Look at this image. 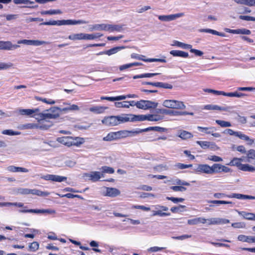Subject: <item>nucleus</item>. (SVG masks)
Wrapping results in <instances>:
<instances>
[{
  "label": "nucleus",
  "mask_w": 255,
  "mask_h": 255,
  "mask_svg": "<svg viewBox=\"0 0 255 255\" xmlns=\"http://www.w3.org/2000/svg\"><path fill=\"white\" fill-rule=\"evenodd\" d=\"M247 161L251 162L255 161V150L250 149L247 151L246 156L241 158L234 157L227 165L232 166H236L238 169L243 171L253 172L255 171V167L249 164H242V162Z\"/></svg>",
  "instance_id": "obj_1"
},
{
  "label": "nucleus",
  "mask_w": 255,
  "mask_h": 255,
  "mask_svg": "<svg viewBox=\"0 0 255 255\" xmlns=\"http://www.w3.org/2000/svg\"><path fill=\"white\" fill-rule=\"evenodd\" d=\"M38 116L40 120L37 123V128L46 130L53 125L52 122L48 119H56L59 115V114L40 113Z\"/></svg>",
  "instance_id": "obj_2"
},
{
  "label": "nucleus",
  "mask_w": 255,
  "mask_h": 255,
  "mask_svg": "<svg viewBox=\"0 0 255 255\" xmlns=\"http://www.w3.org/2000/svg\"><path fill=\"white\" fill-rule=\"evenodd\" d=\"M130 121V118L128 116H111L105 117L102 121V123L110 127L117 126L121 123H124Z\"/></svg>",
  "instance_id": "obj_3"
},
{
  "label": "nucleus",
  "mask_w": 255,
  "mask_h": 255,
  "mask_svg": "<svg viewBox=\"0 0 255 255\" xmlns=\"http://www.w3.org/2000/svg\"><path fill=\"white\" fill-rule=\"evenodd\" d=\"M57 141L68 147L72 146H79L84 142L83 138L79 137H73L72 136H62L58 137Z\"/></svg>",
  "instance_id": "obj_4"
},
{
  "label": "nucleus",
  "mask_w": 255,
  "mask_h": 255,
  "mask_svg": "<svg viewBox=\"0 0 255 255\" xmlns=\"http://www.w3.org/2000/svg\"><path fill=\"white\" fill-rule=\"evenodd\" d=\"M163 105L168 108L180 110L184 109L186 107L183 102L172 100H165L163 103Z\"/></svg>",
  "instance_id": "obj_5"
},
{
  "label": "nucleus",
  "mask_w": 255,
  "mask_h": 255,
  "mask_svg": "<svg viewBox=\"0 0 255 255\" xmlns=\"http://www.w3.org/2000/svg\"><path fill=\"white\" fill-rule=\"evenodd\" d=\"M118 139L121 138H125L128 137L134 136L139 134L138 128L135 130H121L116 131Z\"/></svg>",
  "instance_id": "obj_6"
},
{
  "label": "nucleus",
  "mask_w": 255,
  "mask_h": 255,
  "mask_svg": "<svg viewBox=\"0 0 255 255\" xmlns=\"http://www.w3.org/2000/svg\"><path fill=\"white\" fill-rule=\"evenodd\" d=\"M212 174L221 172L228 173L231 171V169L224 165L219 163H214L211 166Z\"/></svg>",
  "instance_id": "obj_7"
},
{
  "label": "nucleus",
  "mask_w": 255,
  "mask_h": 255,
  "mask_svg": "<svg viewBox=\"0 0 255 255\" xmlns=\"http://www.w3.org/2000/svg\"><path fill=\"white\" fill-rule=\"evenodd\" d=\"M195 171L197 173H205L207 174H212L211 166L207 164H198Z\"/></svg>",
  "instance_id": "obj_8"
},
{
  "label": "nucleus",
  "mask_w": 255,
  "mask_h": 255,
  "mask_svg": "<svg viewBox=\"0 0 255 255\" xmlns=\"http://www.w3.org/2000/svg\"><path fill=\"white\" fill-rule=\"evenodd\" d=\"M40 25H72V20H58L45 21L41 23Z\"/></svg>",
  "instance_id": "obj_9"
},
{
  "label": "nucleus",
  "mask_w": 255,
  "mask_h": 255,
  "mask_svg": "<svg viewBox=\"0 0 255 255\" xmlns=\"http://www.w3.org/2000/svg\"><path fill=\"white\" fill-rule=\"evenodd\" d=\"M19 192L22 194H32L40 196H47L48 193L45 192H43L37 189H29L27 188H22L19 190Z\"/></svg>",
  "instance_id": "obj_10"
},
{
  "label": "nucleus",
  "mask_w": 255,
  "mask_h": 255,
  "mask_svg": "<svg viewBox=\"0 0 255 255\" xmlns=\"http://www.w3.org/2000/svg\"><path fill=\"white\" fill-rule=\"evenodd\" d=\"M41 178L45 180L52 181L58 182H61L67 180L66 177L53 174H46L45 175H43Z\"/></svg>",
  "instance_id": "obj_11"
},
{
  "label": "nucleus",
  "mask_w": 255,
  "mask_h": 255,
  "mask_svg": "<svg viewBox=\"0 0 255 255\" xmlns=\"http://www.w3.org/2000/svg\"><path fill=\"white\" fill-rule=\"evenodd\" d=\"M155 107V103L147 100L137 102V108L139 109L147 110Z\"/></svg>",
  "instance_id": "obj_12"
},
{
  "label": "nucleus",
  "mask_w": 255,
  "mask_h": 255,
  "mask_svg": "<svg viewBox=\"0 0 255 255\" xmlns=\"http://www.w3.org/2000/svg\"><path fill=\"white\" fill-rule=\"evenodd\" d=\"M177 185L181 186H173L170 187V189L175 192H183L186 190V188L183 186H189L190 184L184 181H181L180 179H177L176 182Z\"/></svg>",
  "instance_id": "obj_13"
},
{
  "label": "nucleus",
  "mask_w": 255,
  "mask_h": 255,
  "mask_svg": "<svg viewBox=\"0 0 255 255\" xmlns=\"http://www.w3.org/2000/svg\"><path fill=\"white\" fill-rule=\"evenodd\" d=\"M48 42L44 41H40L38 40H27L23 39L17 41L18 44H24L28 45H41L43 44H46Z\"/></svg>",
  "instance_id": "obj_14"
},
{
  "label": "nucleus",
  "mask_w": 255,
  "mask_h": 255,
  "mask_svg": "<svg viewBox=\"0 0 255 255\" xmlns=\"http://www.w3.org/2000/svg\"><path fill=\"white\" fill-rule=\"evenodd\" d=\"M197 129L201 132H204L207 134H211L213 136L218 137L220 136L219 133H213L216 130L214 127H202L198 126Z\"/></svg>",
  "instance_id": "obj_15"
},
{
  "label": "nucleus",
  "mask_w": 255,
  "mask_h": 255,
  "mask_svg": "<svg viewBox=\"0 0 255 255\" xmlns=\"http://www.w3.org/2000/svg\"><path fill=\"white\" fill-rule=\"evenodd\" d=\"M22 213H47L49 214L55 213V210L51 209H27L20 210Z\"/></svg>",
  "instance_id": "obj_16"
},
{
  "label": "nucleus",
  "mask_w": 255,
  "mask_h": 255,
  "mask_svg": "<svg viewBox=\"0 0 255 255\" xmlns=\"http://www.w3.org/2000/svg\"><path fill=\"white\" fill-rule=\"evenodd\" d=\"M87 176L89 178V180L92 181L97 182L99 181L101 177H104V174L99 171H92L88 174Z\"/></svg>",
  "instance_id": "obj_17"
},
{
  "label": "nucleus",
  "mask_w": 255,
  "mask_h": 255,
  "mask_svg": "<svg viewBox=\"0 0 255 255\" xmlns=\"http://www.w3.org/2000/svg\"><path fill=\"white\" fill-rule=\"evenodd\" d=\"M160 210L153 211V216H159L160 217L168 216L170 215V213L162 212V211H167L168 207L164 206H157Z\"/></svg>",
  "instance_id": "obj_18"
},
{
  "label": "nucleus",
  "mask_w": 255,
  "mask_h": 255,
  "mask_svg": "<svg viewBox=\"0 0 255 255\" xmlns=\"http://www.w3.org/2000/svg\"><path fill=\"white\" fill-rule=\"evenodd\" d=\"M121 194L120 191L116 188L113 187H107L106 191L105 193V196L111 197H115Z\"/></svg>",
  "instance_id": "obj_19"
},
{
  "label": "nucleus",
  "mask_w": 255,
  "mask_h": 255,
  "mask_svg": "<svg viewBox=\"0 0 255 255\" xmlns=\"http://www.w3.org/2000/svg\"><path fill=\"white\" fill-rule=\"evenodd\" d=\"M19 47L18 45H13L10 41H0V49L11 50Z\"/></svg>",
  "instance_id": "obj_20"
},
{
  "label": "nucleus",
  "mask_w": 255,
  "mask_h": 255,
  "mask_svg": "<svg viewBox=\"0 0 255 255\" xmlns=\"http://www.w3.org/2000/svg\"><path fill=\"white\" fill-rule=\"evenodd\" d=\"M167 130V129L166 128L159 127H149L147 128L143 129L138 128L139 133L150 130H154L158 132H164L166 131Z\"/></svg>",
  "instance_id": "obj_21"
},
{
  "label": "nucleus",
  "mask_w": 255,
  "mask_h": 255,
  "mask_svg": "<svg viewBox=\"0 0 255 255\" xmlns=\"http://www.w3.org/2000/svg\"><path fill=\"white\" fill-rule=\"evenodd\" d=\"M230 109V107H220L218 105H207L204 106V109L208 110H219L223 111H228Z\"/></svg>",
  "instance_id": "obj_22"
},
{
  "label": "nucleus",
  "mask_w": 255,
  "mask_h": 255,
  "mask_svg": "<svg viewBox=\"0 0 255 255\" xmlns=\"http://www.w3.org/2000/svg\"><path fill=\"white\" fill-rule=\"evenodd\" d=\"M207 222V219L204 218L198 217L194 219H189L187 221V223L190 225H195L201 223L203 224Z\"/></svg>",
  "instance_id": "obj_23"
},
{
  "label": "nucleus",
  "mask_w": 255,
  "mask_h": 255,
  "mask_svg": "<svg viewBox=\"0 0 255 255\" xmlns=\"http://www.w3.org/2000/svg\"><path fill=\"white\" fill-rule=\"evenodd\" d=\"M7 170L10 172H28V170L27 168L21 167H16L13 165L8 166L7 168Z\"/></svg>",
  "instance_id": "obj_24"
},
{
  "label": "nucleus",
  "mask_w": 255,
  "mask_h": 255,
  "mask_svg": "<svg viewBox=\"0 0 255 255\" xmlns=\"http://www.w3.org/2000/svg\"><path fill=\"white\" fill-rule=\"evenodd\" d=\"M239 137L240 139L244 140L248 142V144L249 145H252L255 142V140L253 139H251L248 135L243 133L241 131L236 132V136Z\"/></svg>",
  "instance_id": "obj_25"
},
{
  "label": "nucleus",
  "mask_w": 255,
  "mask_h": 255,
  "mask_svg": "<svg viewBox=\"0 0 255 255\" xmlns=\"http://www.w3.org/2000/svg\"><path fill=\"white\" fill-rule=\"evenodd\" d=\"M239 215L248 220L255 221V214L245 211H238Z\"/></svg>",
  "instance_id": "obj_26"
},
{
  "label": "nucleus",
  "mask_w": 255,
  "mask_h": 255,
  "mask_svg": "<svg viewBox=\"0 0 255 255\" xmlns=\"http://www.w3.org/2000/svg\"><path fill=\"white\" fill-rule=\"evenodd\" d=\"M170 54L173 56L187 58L189 54L187 52L181 50H173L170 51Z\"/></svg>",
  "instance_id": "obj_27"
},
{
  "label": "nucleus",
  "mask_w": 255,
  "mask_h": 255,
  "mask_svg": "<svg viewBox=\"0 0 255 255\" xmlns=\"http://www.w3.org/2000/svg\"><path fill=\"white\" fill-rule=\"evenodd\" d=\"M124 26V25L108 24V31L110 32L114 31L120 32L123 30Z\"/></svg>",
  "instance_id": "obj_28"
},
{
  "label": "nucleus",
  "mask_w": 255,
  "mask_h": 255,
  "mask_svg": "<svg viewBox=\"0 0 255 255\" xmlns=\"http://www.w3.org/2000/svg\"><path fill=\"white\" fill-rule=\"evenodd\" d=\"M130 118V121H143L146 120V115H134L132 114L127 115Z\"/></svg>",
  "instance_id": "obj_29"
},
{
  "label": "nucleus",
  "mask_w": 255,
  "mask_h": 255,
  "mask_svg": "<svg viewBox=\"0 0 255 255\" xmlns=\"http://www.w3.org/2000/svg\"><path fill=\"white\" fill-rule=\"evenodd\" d=\"M67 104L69 105V106L67 107L63 108L62 109H61L60 108H58V107H54V109L55 110H59L60 111H64V112H68L69 111H79V107L76 105L73 104V105H71L70 104Z\"/></svg>",
  "instance_id": "obj_30"
},
{
  "label": "nucleus",
  "mask_w": 255,
  "mask_h": 255,
  "mask_svg": "<svg viewBox=\"0 0 255 255\" xmlns=\"http://www.w3.org/2000/svg\"><path fill=\"white\" fill-rule=\"evenodd\" d=\"M139 59L138 60L143 61L144 62H160L162 63H165L166 62V61L165 59H160V58H148L145 59V56L142 55H140L139 56Z\"/></svg>",
  "instance_id": "obj_31"
},
{
  "label": "nucleus",
  "mask_w": 255,
  "mask_h": 255,
  "mask_svg": "<svg viewBox=\"0 0 255 255\" xmlns=\"http://www.w3.org/2000/svg\"><path fill=\"white\" fill-rule=\"evenodd\" d=\"M39 111L38 109H20L19 113L21 115L31 116Z\"/></svg>",
  "instance_id": "obj_32"
},
{
  "label": "nucleus",
  "mask_w": 255,
  "mask_h": 255,
  "mask_svg": "<svg viewBox=\"0 0 255 255\" xmlns=\"http://www.w3.org/2000/svg\"><path fill=\"white\" fill-rule=\"evenodd\" d=\"M230 197L239 199H255V196L243 195L239 193H232V195Z\"/></svg>",
  "instance_id": "obj_33"
},
{
  "label": "nucleus",
  "mask_w": 255,
  "mask_h": 255,
  "mask_svg": "<svg viewBox=\"0 0 255 255\" xmlns=\"http://www.w3.org/2000/svg\"><path fill=\"white\" fill-rule=\"evenodd\" d=\"M118 139V138L117 137L116 131L110 132L103 138V140L106 141H110Z\"/></svg>",
  "instance_id": "obj_34"
},
{
  "label": "nucleus",
  "mask_w": 255,
  "mask_h": 255,
  "mask_svg": "<svg viewBox=\"0 0 255 255\" xmlns=\"http://www.w3.org/2000/svg\"><path fill=\"white\" fill-rule=\"evenodd\" d=\"M107 107L102 106H93L89 109V111L95 114H102L103 113Z\"/></svg>",
  "instance_id": "obj_35"
},
{
  "label": "nucleus",
  "mask_w": 255,
  "mask_h": 255,
  "mask_svg": "<svg viewBox=\"0 0 255 255\" xmlns=\"http://www.w3.org/2000/svg\"><path fill=\"white\" fill-rule=\"evenodd\" d=\"M178 136L183 139H187L193 137V134L187 131L181 130L178 133Z\"/></svg>",
  "instance_id": "obj_36"
},
{
  "label": "nucleus",
  "mask_w": 255,
  "mask_h": 255,
  "mask_svg": "<svg viewBox=\"0 0 255 255\" xmlns=\"http://www.w3.org/2000/svg\"><path fill=\"white\" fill-rule=\"evenodd\" d=\"M85 33H80L70 35L68 38L72 40H85Z\"/></svg>",
  "instance_id": "obj_37"
},
{
  "label": "nucleus",
  "mask_w": 255,
  "mask_h": 255,
  "mask_svg": "<svg viewBox=\"0 0 255 255\" xmlns=\"http://www.w3.org/2000/svg\"><path fill=\"white\" fill-rule=\"evenodd\" d=\"M223 96L230 97H238L241 98L243 97H245L246 96V94L238 92L237 91L234 92H229V93H226L225 92H223Z\"/></svg>",
  "instance_id": "obj_38"
},
{
  "label": "nucleus",
  "mask_w": 255,
  "mask_h": 255,
  "mask_svg": "<svg viewBox=\"0 0 255 255\" xmlns=\"http://www.w3.org/2000/svg\"><path fill=\"white\" fill-rule=\"evenodd\" d=\"M108 24H96L92 26L93 30H104L108 31Z\"/></svg>",
  "instance_id": "obj_39"
},
{
  "label": "nucleus",
  "mask_w": 255,
  "mask_h": 255,
  "mask_svg": "<svg viewBox=\"0 0 255 255\" xmlns=\"http://www.w3.org/2000/svg\"><path fill=\"white\" fill-rule=\"evenodd\" d=\"M201 32H205L207 33H210L214 35H218L222 37H225L226 36L225 33L223 32H220L215 30L211 29H202L200 30Z\"/></svg>",
  "instance_id": "obj_40"
},
{
  "label": "nucleus",
  "mask_w": 255,
  "mask_h": 255,
  "mask_svg": "<svg viewBox=\"0 0 255 255\" xmlns=\"http://www.w3.org/2000/svg\"><path fill=\"white\" fill-rule=\"evenodd\" d=\"M62 13L60 9H50L48 10H43L40 12L41 15H53L61 14Z\"/></svg>",
  "instance_id": "obj_41"
},
{
  "label": "nucleus",
  "mask_w": 255,
  "mask_h": 255,
  "mask_svg": "<svg viewBox=\"0 0 255 255\" xmlns=\"http://www.w3.org/2000/svg\"><path fill=\"white\" fill-rule=\"evenodd\" d=\"M103 36L102 33H96L93 34L85 33V40H93L97 39Z\"/></svg>",
  "instance_id": "obj_42"
},
{
  "label": "nucleus",
  "mask_w": 255,
  "mask_h": 255,
  "mask_svg": "<svg viewBox=\"0 0 255 255\" xmlns=\"http://www.w3.org/2000/svg\"><path fill=\"white\" fill-rule=\"evenodd\" d=\"M124 47H115L114 48H112L110 49H109L103 53L105 54H107L109 56L111 55L112 54H115L117 53L119 50L123 49Z\"/></svg>",
  "instance_id": "obj_43"
},
{
  "label": "nucleus",
  "mask_w": 255,
  "mask_h": 255,
  "mask_svg": "<svg viewBox=\"0 0 255 255\" xmlns=\"http://www.w3.org/2000/svg\"><path fill=\"white\" fill-rule=\"evenodd\" d=\"M102 170V173H107L109 174H113L114 173V169L111 167L104 166L101 168Z\"/></svg>",
  "instance_id": "obj_44"
},
{
  "label": "nucleus",
  "mask_w": 255,
  "mask_h": 255,
  "mask_svg": "<svg viewBox=\"0 0 255 255\" xmlns=\"http://www.w3.org/2000/svg\"><path fill=\"white\" fill-rule=\"evenodd\" d=\"M161 119L160 116L157 115H146V120L149 121H158Z\"/></svg>",
  "instance_id": "obj_45"
},
{
  "label": "nucleus",
  "mask_w": 255,
  "mask_h": 255,
  "mask_svg": "<svg viewBox=\"0 0 255 255\" xmlns=\"http://www.w3.org/2000/svg\"><path fill=\"white\" fill-rule=\"evenodd\" d=\"M216 123L223 128L230 127L231 126V124L229 122L217 120H216Z\"/></svg>",
  "instance_id": "obj_46"
},
{
  "label": "nucleus",
  "mask_w": 255,
  "mask_h": 255,
  "mask_svg": "<svg viewBox=\"0 0 255 255\" xmlns=\"http://www.w3.org/2000/svg\"><path fill=\"white\" fill-rule=\"evenodd\" d=\"M2 133L3 134L8 135H19L20 132L17 131H13L11 129H5L3 130L2 131Z\"/></svg>",
  "instance_id": "obj_47"
},
{
  "label": "nucleus",
  "mask_w": 255,
  "mask_h": 255,
  "mask_svg": "<svg viewBox=\"0 0 255 255\" xmlns=\"http://www.w3.org/2000/svg\"><path fill=\"white\" fill-rule=\"evenodd\" d=\"M39 243L37 242H33L29 245V250L32 252H35L39 249Z\"/></svg>",
  "instance_id": "obj_48"
},
{
  "label": "nucleus",
  "mask_w": 255,
  "mask_h": 255,
  "mask_svg": "<svg viewBox=\"0 0 255 255\" xmlns=\"http://www.w3.org/2000/svg\"><path fill=\"white\" fill-rule=\"evenodd\" d=\"M209 203H213L216 204H232V202L227 201L224 200H209L208 201Z\"/></svg>",
  "instance_id": "obj_49"
},
{
  "label": "nucleus",
  "mask_w": 255,
  "mask_h": 255,
  "mask_svg": "<svg viewBox=\"0 0 255 255\" xmlns=\"http://www.w3.org/2000/svg\"><path fill=\"white\" fill-rule=\"evenodd\" d=\"M23 129H37V124L27 123L22 125Z\"/></svg>",
  "instance_id": "obj_50"
},
{
  "label": "nucleus",
  "mask_w": 255,
  "mask_h": 255,
  "mask_svg": "<svg viewBox=\"0 0 255 255\" xmlns=\"http://www.w3.org/2000/svg\"><path fill=\"white\" fill-rule=\"evenodd\" d=\"M175 166L178 169H183L192 167V164H185L184 163H178Z\"/></svg>",
  "instance_id": "obj_51"
},
{
  "label": "nucleus",
  "mask_w": 255,
  "mask_h": 255,
  "mask_svg": "<svg viewBox=\"0 0 255 255\" xmlns=\"http://www.w3.org/2000/svg\"><path fill=\"white\" fill-rule=\"evenodd\" d=\"M115 106L117 108H128V101L115 102Z\"/></svg>",
  "instance_id": "obj_52"
},
{
  "label": "nucleus",
  "mask_w": 255,
  "mask_h": 255,
  "mask_svg": "<svg viewBox=\"0 0 255 255\" xmlns=\"http://www.w3.org/2000/svg\"><path fill=\"white\" fill-rule=\"evenodd\" d=\"M232 195V194L230 195H227L225 193H215L214 194V197L216 198H221L224 197H227L229 198H234V197H231V196Z\"/></svg>",
  "instance_id": "obj_53"
},
{
  "label": "nucleus",
  "mask_w": 255,
  "mask_h": 255,
  "mask_svg": "<svg viewBox=\"0 0 255 255\" xmlns=\"http://www.w3.org/2000/svg\"><path fill=\"white\" fill-rule=\"evenodd\" d=\"M166 199L168 200L171 201L174 203H177L178 202H182L184 199L182 198H176L173 197H167Z\"/></svg>",
  "instance_id": "obj_54"
},
{
  "label": "nucleus",
  "mask_w": 255,
  "mask_h": 255,
  "mask_svg": "<svg viewBox=\"0 0 255 255\" xmlns=\"http://www.w3.org/2000/svg\"><path fill=\"white\" fill-rule=\"evenodd\" d=\"M158 87L171 89L173 88V86L171 84L168 83L158 82Z\"/></svg>",
  "instance_id": "obj_55"
},
{
  "label": "nucleus",
  "mask_w": 255,
  "mask_h": 255,
  "mask_svg": "<svg viewBox=\"0 0 255 255\" xmlns=\"http://www.w3.org/2000/svg\"><path fill=\"white\" fill-rule=\"evenodd\" d=\"M13 2L16 4H32L34 3V1H30L29 0H13Z\"/></svg>",
  "instance_id": "obj_56"
},
{
  "label": "nucleus",
  "mask_w": 255,
  "mask_h": 255,
  "mask_svg": "<svg viewBox=\"0 0 255 255\" xmlns=\"http://www.w3.org/2000/svg\"><path fill=\"white\" fill-rule=\"evenodd\" d=\"M204 91L208 93H213L215 95H223V92L222 91H217L213 89H206L204 90Z\"/></svg>",
  "instance_id": "obj_57"
},
{
  "label": "nucleus",
  "mask_w": 255,
  "mask_h": 255,
  "mask_svg": "<svg viewBox=\"0 0 255 255\" xmlns=\"http://www.w3.org/2000/svg\"><path fill=\"white\" fill-rule=\"evenodd\" d=\"M131 208L132 209H141L144 211H149L150 210L149 207H147L143 205H133Z\"/></svg>",
  "instance_id": "obj_58"
},
{
  "label": "nucleus",
  "mask_w": 255,
  "mask_h": 255,
  "mask_svg": "<svg viewBox=\"0 0 255 255\" xmlns=\"http://www.w3.org/2000/svg\"><path fill=\"white\" fill-rule=\"evenodd\" d=\"M208 159L214 162H220L223 161V159L221 157L217 155H211L209 156Z\"/></svg>",
  "instance_id": "obj_59"
},
{
  "label": "nucleus",
  "mask_w": 255,
  "mask_h": 255,
  "mask_svg": "<svg viewBox=\"0 0 255 255\" xmlns=\"http://www.w3.org/2000/svg\"><path fill=\"white\" fill-rule=\"evenodd\" d=\"M197 143L203 148H208L210 146V142L206 141H198Z\"/></svg>",
  "instance_id": "obj_60"
},
{
  "label": "nucleus",
  "mask_w": 255,
  "mask_h": 255,
  "mask_svg": "<svg viewBox=\"0 0 255 255\" xmlns=\"http://www.w3.org/2000/svg\"><path fill=\"white\" fill-rule=\"evenodd\" d=\"M239 18L242 20H247V21H255V17L248 16V15H240Z\"/></svg>",
  "instance_id": "obj_61"
},
{
  "label": "nucleus",
  "mask_w": 255,
  "mask_h": 255,
  "mask_svg": "<svg viewBox=\"0 0 255 255\" xmlns=\"http://www.w3.org/2000/svg\"><path fill=\"white\" fill-rule=\"evenodd\" d=\"M192 235H184L180 236L172 237V238L175 240H183L186 239L191 238Z\"/></svg>",
  "instance_id": "obj_62"
},
{
  "label": "nucleus",
  "mask_w": 255,
  "mask_h": 255,
  "mask_svg": "<svg viewBox=\"0 0 255 255\" xmlns=\"http://www.w3.org/2000/svg\"><path fill=\"white\" fill-rule=\"evenodd\" d=\"M173 115L175 116H183V115H193V113H189L187 112H179L175 111L173 112Z\"/></svg>",
  "instance_id": "obj_63"
},
{
  "label": "nucleus",
  "mask_w": 255,
  "mask_h": 255,
  "mask_svg": "<svg viewBox=\"0 0 255 255\" xmlns=\"http://www.w3.org/2000/svg\"><path fill=\"white\" fill-rule=\"evenodd\" d=\"M12 66V63H0V70L8 69Z\"/></svg>",
  "instance_id": "obj_64"
}]
</instances>
